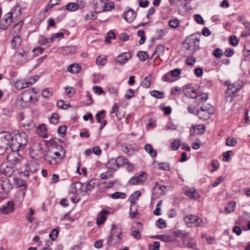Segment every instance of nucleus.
Masks as SVG:
<instances>
[{"label": "nucleus", "instance_id": "obj_46", "mask_svg": "<svg viewBox=\"0 0 250 250\" xmlns=\"http://www.w3.org/2000/svg\"><path fill=\"white\" fill-rule=\"evenodd\" d=\"M111 197H112V198L115 199H119V198L123 199L125 198L126 195L125 193L117 191V192H116L112 194L111 195Z\"/></svg>", "mask_w": 250, "mask_h": 250}, {"label": "nucleus", "instance_id": "obj_39", "mask_svg": "<svg viewBox=\"0 0 250 250\" xmlns=\"http://www.w3.org/2000/svg\"><path fill=\"white\" fill-rule=\"evenodd\" d=\"M201 108L202 109V110L206 111L211 115L213 114L215 111L213 106L209 104L201 106Z\"/></svg>", "mask_w": 250, "mask_h": 250}, {"label": "nucleus", "instance_id": "obj_49", "mask_svg": "<svg viewBox=\"0 0 250 250\" xmlns=\"http://www.w3.org/2000/svg\"><path fill=\"white\" fill-rule=\"evenodd\" d=\"M157 237L158 239L165 242H169L174 241V239L170 235H160Z\"/></svg>", "mask_w": 250, "mask_h": 250}, {"label": "nucleus", "instance_id": "obj_48", "mask_svg": "<svg viewBox=\"0 0 250 250\" xmlns=\"http://www.w3.org/2000/svg\"><path fill=\"white\" fill-rule=\"evenodd\" d=\"M35 214V211L30 208H29V213H28L26 216V220L30 223H32L34 220L35 218L33 216V215Z\"/></svg>", "mask_w": 250, "mask_h": 250}, {"label": "nucleus", "instance_id": "obj_22", "mask_svg": "<svg viewBox=\"0 0 250 250\" xmlns=\"http://www.w3.org/2000/svg\"><path fill=\"white\" fill-rule=\"evenodd\" d=\"M141 195V192L139 190L135 191L129 197V201L131 202L130 209L131 211L132 208L135 206V202L138 198Z\"/></svg>", "mask_w": 250, "mask_h": 250}, {"label": "nucleus", "instance_id": "obj_43", "mask_svg": "<svg viewBox=\"0 0 250 250\" xmlns=\"http://www.w3.org/2000/svg\"><path fill=\"white\" fill-rule=\"evenodd\" d=\"M170 74V73L168 72V73L164 75L162 77L163 81L168 83H171L175 81V79H173Z\"/></svg>", "mask_w": 250, "mask_h": 250}, {"label": "nucleus", "instance_id": "obj_7", "mask_svg": "<svg viewBox=\"0 0 250 250\" xmlns=\"http://www.w3.org/2000/svg\"><path fill=\"white\" fill-rule=\"evenodd\" d=\"M13 14L11 12H8L4 15L0 21V29L6 30L10 26L12 21Z\"/></svg>", "mask_w": 250, "mask_h": 250}, {"label": "nucleus", "instance_id": "obj_26", "mask_svg": "<svg viewBox=\"0 0 250 250\" xmlns=\"http://www.w3.org/2000/svg\"><path fill=\"white\" fill-rule=\"evenodd\" d=\"M195 115H197L200 119H203L204 121L209 119L211 115V114L208 113L202 110L201 108L196 111Z\"/></svg>", "mask_w": 250, "mask_h": 250}, {"label": "nucleus", "instance_id": "obj_17", "mask_svg": "<svg viewBox=\"0 0 250 250\" xmlns=\"http://www.w3.org/2000/svg\"><path fill=\"white\" fill-rule=\"evenodd\" d=\"M131 57L130 53H125L119 55L115 59V62L117 64L123 65L125 64Z\"/></svg>", "mask_w": 250, "mask_h": 250}, {"label": "nucleus", "instance_id": "obj_15", "mask_svg": "<svg viewBox=\"0 0 250 250\" xmlns=\"http://www.w3.org/2000/svg\"><path fill=\"white\" fill-rule=\"evenodd\" d=\"M136 12L131 8H128L124 13V19L128 22H132L136 17Z\"/></svg>", "mask_w": 250, "mask_h": 250}, {"label": "nucleus", "instance_id": "obj_40", "mask_svg": "<svg viewBox=\"0 0 250 250\" xmlns=\"http://www.w3.org/2000/svg\"><path fill=\"white\" fill-rule=\"evenodd\" d=\"M243 53L245 57H248L250 55V41L247 42L245 44Z\"/></svg>", "mask_w": 250, "mask_h": 250}, {"label": "nucleus", "instance_id": "obj_21", "mask_svg": "<svg viewBox=\"0 0 250 250\" xmlns=\"http://www.w3.org/2000/svg\"><path fill=\"white\" fill-rule=\"evenodd\" d=\"M95 183L94 180H91L84 187V189H82L80 193L82 196H84L89 192L95 187Z\"/></svg>", "mask_w": 250, "mask_h": 250}, {"label": "nucleus", "instance_id": "obj_13", "mask_svg": "<svg viewBox=\"0 0 250 250\" xmlns=\"http://www.w3.org/2000/svg\"><path fill=\"white\" fill-rule=\"evenodd\" d=\"M182 243L184 247L192 249H196V241L192 237L187 236L183 239Z\"/></svg>", "mask_w": 250, "mask_h": 250}, {"label": "nucleus", "instance_id": "obj_52", "mask_svg": "<svg viewBox=\"0 0 250 250\" xmlns=\"http://www.w3.org/2000/svg\"><path fill=\"white\" fill-rule=\"evenodd\" d=\"M186 96H189L192 99H195L197 97V93L196 92L194 89H189L188 91H187L185 93Z\"/></svg>", "mask_w": 250, "mask_h": 250}, {"label": "nucleus", "instance_id": "obj_31", "mask_svg": "<svg viewBox=\"0 0 250 250\" xmlns=\"http://www.w3.org/2000/svg\"><path fill=\"white\" fill-rule=\"evenodd\" d=\"M22 42V39L19 36H15L11 41V46L13 48L19 47Z\"/></svg>", "mask_w": 250, "mask_h": 250}, {"label": "nucleus", "instance_id": "obj_19", "mask_svg": "<svg viewBox=\"0 0 250 250\" xmlns=\"http://www.w3.org/2000/svg\"><path fill=\"white\" fill-rule=\"evenodd\" d=\"M13 170L11 167L8 166L7 164H2L0 167V173L6 176H10L13 173Z\"/></svg>", "mask_w": 250, "mask_h": 250}, {"label": "nucleus", "instance_id": "obj_56", "mask_svg": "<svg viewBox=\"0 0 250 250\" xmlns=\"http://www.w3.org/2000/svg\"><path fill=\"white\" fill-rule=\"evenodd\" d=\"M156 225L160 229H164L166 227V223L163 219L160 218L156 222Z\"/></svg>", "mask_w": 250, "mask_h": 250}, {"label": "nucleus", "instance_id": "obj_53", "mask_svg": "<svg viewBox=\"0 0 250 250\" xmlns=\"http://www.w3.org/2000/svg\"><path fill=\"white\" fill-rule=\"evenodd\" d=\"M64 37V34L62 32H59L52 34L50 38L51 42H52L53 40L57 39H62Z\"/></svg>", "mask_w": 250, "mask_h": 250}, {"label": "nucleus", "instance_id": "obj_23", "mask_svg": "<svg viewBox=\"0 0 250 250\" xmlns=\"http://www.w3.org/2000/svg\"><path fill=\"white\" fill-rule=\"evenodd\" d=\"M185 194L191 199L196 200L200 197V195L196 189L192 188H188V190H186Z\"/></svg>", "mask_w": 250, "mask_h": 250}, {"label": "nucleus", "instance_id": "obj_54", "mask_svg": "<svg viewBox=\"0 0 250 250\" xmlns=\"http://www.w3.org/2000/svg\"><path fill=\"white\" fill-rule=\"evenodd\" d=\"M59 231L56 229H54L49 233V238L52 240L55 241L58 237Z\"/></svg>", "mask_w": 250, "mask_h": 250}, {"label": "nucleus", "instance_id": "obj_5", "mask_svg": "<svg viewBox=\"0 0 250 250\" xmlns=\"http://www.w3.org/2000/svg\"><path fill=\"white\" fill-rule=\"evenodd\" d=\"M184 221L188 227L201 226L204 224L203 220L195 215H187L184 218Z\"/></svg>", "mask_w": 250, "mask_h": 250}, {"label": "nucleus", "instance_id": "obj_2", "mask_svg": "<svg viewBox=\"0 0 250 250\" xmlns=\"http://www.w3.org/2000/svg\"><path fill=\"white\" fill-rule=\"evenodd\" d=\"M200 36L199 34L196 33L187 37L183 43L184 47L192 53L195 52L199 48Z\"/></svg>", "mask_w": 250, "mask_h": 250}, {"label": "nucleus", "instance_id": "obj_18", "mask_svg": "<svg viewBox=\"0 0 250 250\" xmlns=\"http://www.w3.org/2000/svg\"><path fill=\"white\" fill-rule=\"evenodd\" d=\"M14 204L13 201H9L0 208L1 213L4 214H7L9 213L12 212L14 210Z\"/></svg>", "mask_w": 250, "mask_h": 250}, {"label": "nucleus", "instance_id": "obj_3", "mask_svg": "<svg viewBox=\"0 0 250 250\" xmlns=\"http://www.w3.org/2000/svg\"><path fill=\"white\" fill-rule=\"evenodd\" d=\"M122 234L121 229L112 225L111 232L106 239V244L109 246H114L119 243L122 240Z\"/></svg>", "mask_w": 250, "mask_h": 250}, {"label": "nucleus", "instance_id": "obj_41", "mask_svg": "<svg viewBox=\"0 0 250 250\" xmlns=\"http://www.w3.org/2000/svg\"><path fill=\"white\" fill-rule=\"evenodd\" d=\"M137 57L142 61H145L148 58V55L145 51H140L137 53Z\"/></svg>", "mask_w": 250, "mask_h": 250}, {"label": "nucleus", "instance_id": "obj_42", "mask_svg": "<svg viewBox=\"0 0 250 250\" xmlns=\"http://www.w3.org/2000/svg\"><path fill=\"white\" fill-rule=\"evenodd\" d=\"M103 9L102 11H109L114 7V3L113 2H109L104 3L102 6Z\"/></svg>", "mask_w": 250, "mask_h": 250}, {"label": "nucleus", "instance_id": "obj_1", "mask_svg": "<svg viewBox=\"0 0 250 250\" xmlns=\"http://www.w3.org/2000/svg\"><path fill=\"white\" fill-rule=\"evenodd\" d=\"M28 142L26 134L24 132H18L12 135L11 150H21L25 148Z\"/></svg>", "mask_w": 250, "mask_h": 250}, {"label": "nucleus", "instance_id": "obj_27", "mask_svg": "<svg viewBox=\"0 0 250 250\" xmlns=\"http://www.w3.org/2000/svg\"><path fill=\"white\" fill-rule=\"evenodd\" d=\"M82 189H83L82 184L80 182H76L71 185L70 192L76 194L78 190Z\"/></svg>", "mask_w": 250, "mask_h": 250}, {"label": "nucleus", "instance_id": "obj_9", "mask_svg": "<svg viewBox=\"0 0 250 250\" xmlns=\"http://www.w3.org/2000/svg\"><path fill=\"white\" fill-rule=\"evenodd\" d=\"M243 87V83L240 81H236L233 83L232 85H229L227 91L233 94V95L237 96V93L241 90Z\"/></svg>", "mask_w": 250, "mask_h": 250}, {"label": "nucleus", "instance_id": "obj_6", "mask_svg": "<svg viewBox=\"0 0 250 250\" xmlns=\"http://www.w3.org/2000/svg\"><path fill=\"white\" fill-rule=\"evenodd\" d=\"M7 157L8 162L12 165H16L21 159V156L19 153V150H11Z\"/></svg>", "mask_w": 250, "mask_h": 250}, {"label": "nucleus", "instance_id": "obj_30", "mask_svg": "<svg viewBox=\"0 0 250 250\" xmlns=\"http://www.w3.org/2000/svg\"><path fill=\"white\" fill-rule=\"evenodd\" d=\"M81 66L77 63L71 64L67 68V71L74 74H78L81 71Z\"/></svg>", "mask_w": 250, "mask_h": 250}, {"label": "nucleus", "instance_id": "obj_14", "mask_svg": "<svg viewBox=\"0 0 250 250\" xmlns=\"http://www.w3.org/2000/svg\"><path fill=\"white\" fill-rule=\"evenodd\" d=\"M44 159L50 165H56L59 164L60 162V159L55 157V156L51 153H47L44 155Z\"/></svg>", "mask_w": 250, "mask_h": 250}, {"label": "nucleus", "instance_id": "obj_64", "mask_svg": "<svg viewBox=\"0 0 250 250\" xmlns=\"http://www.w3.org/2000/svg\"><path fill=\"white\" fill-rule=\"evenodd\" d=\"M97 18L96 13L93 11L90 12L85 17V20H94Z\"/></svg>", "mask_w": 250, "mask_h": 250}, {"label": "nucleus", "instance_id": "obj_29", "mask_svg": "<svg viewBox=\"0 0 250 250\" xmlns=\"http://www.w3.org/2000/svg\"><path fill=\"white\" fill-rule=\"evenodd\" d=\"M137 228V229H135L132 232V235L134 238L139 239L141 238L140 230L143 229L142 224L141 223H138Z\"/></svg>", "mask_w": 250, "mask_h": 250}, {"label": "nucleus", "instance_id": "obj_55", "mask_svg": "<svg viewBox=\"0 0 250 250\" xmlns=\"http://www.w3.org/2000/svg\"><path fill=\"white\" fill-rule=\"evenodd\" d=\"M57 105L60 108L67 109L70 106V104H65L63 100H60L58 101Z\"/></svg>", "mask_w": 250, "mask_h": 250}, {"label": "nucleus", "instance_id": "obj_4", "mask_svg": "<svg viewBox=\"0 0 250 250\" xmlns=\"http://www.w3.org/2000/svg\"><path fill=\"white\" fill-rule=\"evenodd\" d=\"M12 135L8 132H0V155L10 148Z\"/></svg>", "mask_w": 250, "mask_h": 250}, {"label": "nucleus", "instance_id": "obj_44", "mask_svg": "<svg viewBox=\"0 0 250 250\" xmlns=\"http://www.w3.org/2000/svg\"><path fill=\"white\" fill-rule=\"evenodd\" d=\"M168 24L172 28H177L180 25V21L177 19H172L169 21Z\"/></svg>", "mask_w": 250, "mask_h": 250}, {"label": "nucleus", "instance_id": "obj_38", "mask_svg": "<svg viewBox=\"0 0 250 250\" xmlns=\"http://www.w3.org/2000/svg\"><path fill=\"white\" fill-rule=\"evenodd\" d=\"M165 52V46L162 44L158 45L153 53V55L157 54V57L163 55Z\"/></svg>", "mask_w": 250, "mask_h": 250}, {"label": "nucleus", "instance_id": "obj_59", "mask_svg": "<svg viewBox=\"0 0 250 250\" xmlns=\"http://www.w3.org/2000/svg\"><path fill=\"white\" fill-rule=\"evenodd\" d=\"M160 166L159 169L164 170L168 171L170 169V165L168 163H158Z\"/></svg>", "mask_w": 250, "mask_h": 250}, {"label": "nucleus", "instance_id": "obj_34", "mask_svg": "<svg viewBox=\"0 0 250 250\" xmlns=\"http://www.w3.org/2000/svg\"><path fill=\"white\" fill-rule=\"evenodd\" d=\"M117 164H118V167H120L127 165L128 164V160L124 156L118 157L116 159Z\"/></svg>", "mask_w": 250, "mask_h": 250}, {"label": "nucleus", "instance_id": "obj_50", "mask_svg": "<svg viewBox=\"0 0 250 250\" xmlns=\"http://www.w3.org/2000/svg\"><path fill=\"white\" fill-rule=\"evenodd\" d=\"M237 144V141L234 138L229 137L227 139L226 144L228 146H234Z\"/></svg>", "mask_w": 250, "mask_h": 250}, {"label": "nucleus", "instance_id": "obj_24", "mask_svg": "<svg viewBox=\"0 0 250 250\" xmlns=\"http://www.w3.org/2000/svg\"><path fill=\"white\" fill-rule=\"evenodd\" d=\"M16 184L19 187H23L22 189H20L19 193L21 194L22 196H24L26 191V182L22 179H18Z\"/></svg>", "mask_w": 250, "mask_h": 250}, {"label": "nucleus", "instance_id": "obj_36", "mask_svg": "<svg viewBox=\"0 0 250 250\" xmlns=\"http://www.w3.org/2000/svg\"><path fill=\"white\" fill-rule=\"evenodd\" d=\"M236 207V203L233 201L230 202L228 204V206L225 207V210L228 213L234 211Z\"/></svg>", "mask_w": 250, "mask_h": 250}, {"label": "nucleus", "instance_id": "obj_60", "mask_svg": "<svg viewBox=\"0 0 250 250\" xmlns=\"http://www.w3.org/2000/svg\"><path fill=\"white\" fill-rule=\"evenodd\" d=\"M181 142L180 140H175L171 143V147L173 150H177L180 147Z\"/></svg>", "mask_w": 250, "mask_h": 250}, {"label": "nucleus", "instance_id": "obj_25", "mask_svg": "<svg viewBox=\"0 0 250 250\" xmlns=\"http://www.w3.org/2000/svg\"><path fill=\"white\" fill-rule=\"evenodd\" d=\"M118 164L115 159H111L106 165V168L112 171H116L118 168Z\"/></svg>", "mask_w": 250, "mask_h": 250}, {"label": "nucleus", "instance_id": "obj_33", "mask_svg": "<svg viewBox=\"0 0 250 250\" xmlns=\"http://www.w3.org/2000/svg\"><path fill=\"white\" fill-rule=\"evenodd\" d=\"M80 7V6L77 3L75 2H70L65 5V9L69 11H75L78 10Z\"/></svg>", "mask_w": 250, "mask_h": 250}, {"label": "nucleus", "instance_id": "obj_11", "mask_svg": "<svg viewBox=\"0 0 250 250\" xmlns=\"http://www.w3.org/2000/svg\"><path fill=\"white\" fill-rule=\"evenodd\" d=\"M1 181H0V189L2 190L1 192L7 193L12 188V184L10 183L9 180L6 177L1 178Z\"/></svg>", "mask_w": 250, "mask_h": 250}, {"label": "nucleus", "instance_id": "obj_58", "mask_svg": "<svg viewBox=\"0 0 250 250\" xmlns=\"http://www.w3.org/2000/svg\"><path fill=\"white\" fill-rule=\"evenodd\" d=\"M23 126H24L25 129L27 130H30L35 128L36 126V125L34 122L30 121L28 123L24 124L23 125Z\"/></svg>", "mask_w": 250, "mask_h": 250}, {"label": "nucleus", "instance_id": "obj_8", "mask_svg": "<svg viewBox=\"0 0 250 250\" xmlns=\"http://www.w3.org/2000/svg\"><path fill=\"white\" fill-rule=\"evenodd\" d=\"M146 179V172L135 175L130 179L128 181L129 185H135L143 183Z\"/></svg>", "mask_w": 250, "mask_h": 250}, {"label": "nucleus", "instance_id": "obj_32", "mask_svg": "<svg viewBox=\"0 0 250 250\" xmlns=\"http://www.w3.org/2000/svg\"><path fill=\"white\" fill-rule=\"evenodd\" d=\"M151 75H149L148 76L145 77L141 83V86L145 88H149L151 83Z\"/></svg>", "mask_w": 250, "mask_h": 250}, {"label": "nucleus", "instance_id": "obj_57", "mask_svg": "<svg viewBox=\"0 0 250 250\" xmlns=\"http://www.w3.org/2000/svg\"><path fill=\"white\" fill-rule=\"evenodd\" d=\"M115 39V35L113 32L112 31H109L107 34V37L105 39V42L107 43H111L110 40Z\"/></svg>", "mask_w": 250, "mask_h": 250}, {"label": "nucleus", "instance_id": "obj_28", "mask_svg": "<svg viewBox=\"0 0 250 250\" xmlns=\"http://www.w3.org/2000/svg\"><path fill=\"white\" fill-rule=\"evenodd\" d=\"M144 148L146 152H147L152 157H155L157 156V151L154 149L152 145L150 144H146Z\"/></svg>", "mask_w": 250, "mask_h": 250}, {"label": "nucleus", "instance_id": "obj_16", "mask_svg": "<svg viewBox=\"0 0 250 250\" xmlns=\"http://www.w3.org/2000/svg\"><path fill=\"white\" fill-rule=\"evenodd\" d=\"M204 128V125H202L193 126L190 129V136L202 135L205 132Z\"/></svg>", "mask_w": 250, "mask_h": 250}, {"label": "nucleus", "instance_id": "obj_10", "mask_svg": "<svg viewBox=\"0 0 250 250\" xmlns=\"http://www.w3.org/2000/svg\"><path fill=\"white\" fill-rule=\"evenodd\" d=\"M34 90V88H31L28 89L27 91L23 92L21 94L20 99H21V101L26 103L28 104H29L30 102L34 103V101H33L32 95L31 94L32 92H33L34 94L36 93V92Z\"/></svg>", "mask_w": 250, "mask_h": 250}, {"label": "nucleus", "instance_id": "obj_61", "mask_svg": "<svg viewBox=\"0 0 250 250\" xmlns=\"http://www.w3.org/2000/svg\"><path fill=\"white\" fill-rule=\"evenodd\" d=\"M28 105L29 104L21 101V99L18 100L16 102V106L19 108H25L28 107Z\"/></svg>", "mask_w": 250, "mask_h": 250}, {"label": "nucleus", "instance_id": "obj_51", "mask_svg": "<svg viewBox=\"0 0 250 250\" xmlns=\"http://www.w3.org/2000/svg\"><path fill=\"white\" fill-rule=\"evenodd\" d=\"M137 35L141 37L139 42V44L140 45L144 44L146 40L145 32L143 30H139L138 31Z\"/></svg>", "mask_w": 250, "mask_h": 250}, {"label": "nucleus", "instance_id": "obj_35", "mask_svg": "<svg viewBox=\"0 0 250 250\" xmlns=\"http://www.w3.org/2000/svg\"><path fill=\"white\" fill-rule=\"evenodd\" d=\"M174 234L176 237L181 238L182 241L183 239L189 235V232H187L184 230H178L174 231Z\"/></svg>", "mask_w": 250, "mask_h": 250}, {"label": "nucleus", "instance_id": "obj_62", "mask_svg": "<svg viewBox=\"0 0 250 250\" xmlns=\"http://www.w3.org/2000/svg\"><path fill=\"white\" fill-rule=\"evenodd\" d=\"M212 54L217 58H220L223 55L222 49L217 48L215 49L212 52Z\"/></svg>", "mask_w": 250, "mask_h": 250}, {"label": "nucleus", "instance_id": "obj_37", "mask_svg": "<svg viewBox=\"0 0 250 250\" xmlns=\"http://www.w3.org/2000/svg\"><path fill=\"white\" fill-rule=\"evenodd\" d=\"M46 131V129L44 125L39 126L37 128L38 135L42 138H46L47 137Z\"/></svg>", "mask_w": 250, "mask_h": 250}, {"label": "nucleus", "instance_id": "obj_45", "mask_svg": "<svg viewBox=\"0 0 250 250\" xmlns=\"http://www.w3.org/2000/svg\"><path fill=\"white\" fill-rule=\"evenodd\" d=\"M150 95L156 98L162 99L164 97V93L158 90H152L150 92Z\"/></svg>", "mask_w": 250, "mask_h": 250}, {"label": "nucleus", "instance_id": "obj_12", "mask_svg": "<svg viewBox=\"0 0 250 250\" xmlns=\"http://www.w3.org/2000/svg\"><path fill=\"white\" fill-rule=\"evenodd\" d=\"M105 111L104 110L97 113L96 114V118L98 122L101 124L100 127L99 128L101 131L106 125L107 122L104 120L105 116Z\"/></svg>", "mask_w": 250, "mask_h": 250}, {"label": "nucleus", "instance_id": "obj_63", "mask_svg": "<svg viewBox=\"0 0 250 250\" xmlns=\"http://www.w3.org/2000/svg\"><path fill=\"white\" fill-rule=\"evenodd\" d=\"M165 35V32L164 29L157 30L156 32V39L159 40L163 38Z\"/></svg>", "mask_w": 250, "mask_h": 250}, {"label": "nucleus", "instance_id": "obj_47", "mask_svg": "<svg viewBox=\"0 0 250 250\" xmlns=\"http://www.w3.org/2000/svg\"><path fill=\"white\" fill-rule=\"evenodd\" d=\"M32 82H27L25 83H22L21 81H18L16 83V86L17 88L21 89L26 87H28L29 85H32Z\"/></svg>", "mask_w": 250, "mask_h": 250}, {"label": "nucleus", "instance_id": "obj_20", "mask_svg": "<svg viewBox=\"0 0 250 250\" xmlns=\"http://www.w3.org/2000/svg\"><path fill=\"white\" fill-rule=\"evenodd\" d=\"M109 213V211L107 210H103L98 214L97 217V224L98 226H100L104 223L106 219V215Z\"/></svg>", "mask_w": 250, "mask_h": 250}]
</instances>
